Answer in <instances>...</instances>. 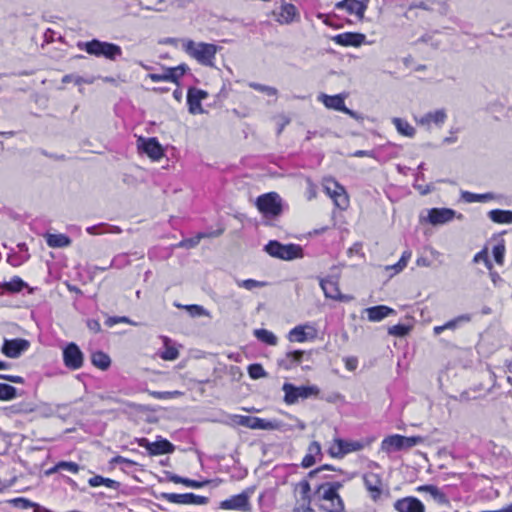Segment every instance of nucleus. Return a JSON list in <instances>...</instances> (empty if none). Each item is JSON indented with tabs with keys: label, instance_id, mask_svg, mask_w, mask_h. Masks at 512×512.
I'll return each instance as SVG.
<instances>
[{
	"label": "nucleus",
	"instance_id": "obj_48",
	"mask_svg": "<svg viewBox=\"0 0 512 512\" xmlns=\"http://www.w3.org/2000/svg\"><path fill=\"white\" fill-rule=\"evenodd\" d=\"M249 87H251L257 91H260V92L266 94L267 96H276V94H277L276 88L271 87V86L262 85L259 83H255V82H250Z\"/></svg>",
	"mask_w": 512,
	"mask_h": 512
},
{
	"label": "nucleus",
	"instance_id": "obj_42",
	"mask_svg": "<svg viewBox=\"0 0 512 512\" xmlns=\"http://www.w3.org/2000/svg\"><path fill=\"white\" fill-rule=\"evenodd\" d=\"M171 481L174 483H177V484H179V483L183 484V485H185L187 487H191V488H201L206 484V482H199V481L191 480L188 478H183V477H180L177 475L172 476Z\"/></svg>",
	"mask_w": 512,
	"mask_h": 512
},
{
	"label": "nucleus",
	"instance_id": "obj_40",
	"mask_svg": "<svg viewBox=\"0 0 512 512\" xmlns=\"http://www.w3.org/2000/svg\"><path fill=\"white\" fill-rule=\"evenodd\" d=\"M149 78L153 82H160V81L176 82L177 81V75L175 74V70H169V69L164 74H149Z\"/></svg>",
	"mask_w": 512,
	"mask_h": 512
},
{
	"label": "nucleus",
	"instance_id": "obj_47",
	"mask_svg": "<svg viewBox=\"0 0 512 512\" xmlns=\"http://www.w3.org/2000/svg\"><path fill=\"white\" fill-rule=\"evenodd\" d=\"M464 198L467 202H485V201H488L490 199H493V195L492 194H473V193H469V192H466L464 193Z\"/></svg>",
	"mask_w": 512,
	"mask_h": 512
},
{
	"label": "nucleus",
	"instance_id": "obj_59",
	"mask_svg": "<svg viewBox=\"0 0 512 512\" xmlns=\"http://www.w3.org/2000/svg\"><path fill=\"white\" fill-rule=\"evenodd\" d=\"M416 264L420 267H429L431 265L430 261L425 257H419L416 260Z\"/></svg>",
	"mask_w": 512,
	"mask_h": 512
},
{
	"label": "nucleus",
	"instance_id": "obj_31",
	"mask_svg": "<svg viewBox=\"0 0 512 512\" xmlns=\"http://www.w3.org/2000/svg\"><path fill=\"white\" fill-rule=\"evenodd\" d=\"M488 217L491 221L498 224H512V211L510 210H491L488 213Z\"/></svg>",
	"mask_w": 512,
	"mask_h": 512
},
{
	"label": "nucleus",
	"instance_id": "obj_51",
	"mask_svg": "<svg viewBox=\"0 0 512 512\" xmlns=\"http://www.w3.org/2000/svg\"><path fill=\"white\" fill-rule=\"evenodd\" d=\"M248 373L252 379H260L265 376V371L260 364H252L248 367Z\"/></svg>",
	"mask_w": 512,
	"mask_h": 512
},
{
	"label": "nucleus",
	"instance_id": "obj_38",
	"mask_svg": "<svg viewBox=\"0 0 512 512\" xmlns=\"http://www.w3.org/2000/svg\"><path fill=\"white\" fill-rule=\"evenodd\" d=\"M88 483L91 487H99V486L104 485L108 488H115V486L117 484L116 481L109 479V478H104L99 475H96V476L90 478Z\"/></svg>",
	"mask_w": 512,
	"mask_h": 512
},
{
	"label": "nucleus",
	"instance_id": "obj_32",
	"mask_svg": "<svg viewBox=\"0 0 512 512\" xmlns=\"http://www.w3.org/2000/svg\"><path fill=\"white\" fill-rule=\"evenodd\" d=\"M392 122L399 134L409 138L414 137L416 130L406 120L395 117L392 119Z\"/></svg>",
	"mask_w": 512,
	"mask_h": 512
},
{
	"label": "nucleus",
	"instance_id": "obj_37",
	"mask_svg": "<svg viewBox=\"0 0 512 512\" xmlns=\"http://www.w3.org/2000/svg\"><path fill=\"white\" fill-rule=\"evenodd\" d=\"M26 284L24 281L19 277H14L9 282H5L1 285V288L6 291L10 292H19L21 291Z\"/></svg>",
	"mask_w": 512,
	"mask_h": 512
},
{
	"label": "nucleus",
	"instance_id": "obj_33",
	"mask_svg": "<svg viewBox=\"0 0 512 512\" xmlns=\"http://www.w3.org/2000/svg\"><path fill=\"white\" fill-rule=\"evenodd\" d=\"M340 447H342L343 457L352 452L361 451L364 443L358 440H344L340 438Z\"/></svg>",
	"mask_w": 512,
	"mask_h": 512
},
{
	"label": "nucleus",
	"instance_id": "obj_61",
	"mask_svg": "<svg viewBox=\"0 0 512 512\" xmlns=\"http://www.w3.org/2000/svg\"><path fill=\"white\" fill-rule=\"evenodd\" d=\"M169 70H175V74L177 75V79H178L179 77H181L185 73L186 66L180 65L178 67L169 68Z\"/></svg>",
	"mask_w": 512,
	"mask_h": 512
},
{
	"label": "nucleus",
	"instance_id": "obj_21",
	"mask_svg": "<svg viewBox=\"0 0 512 512\" xmlns=\"http://www.w3.org/2000/svg\"><path fill=\"white\" fill-rule=\"evenodd\" d=\"M320 286L327 298L345 302L350 301L352 299V297L340 293L338 283L335 280L322 279L320 281Z\"/></svg>",
	"mask_w": 512,
	"mask_h": 512
},
{
	"label": "nucleus",
	"instance_id": "obj_5",
	"mask_svg": "<svg viewBox=\"0 0 512 512\" xmlns=\"http://www.w3.org/2000/svg\"><path fill=\"white\" fill-rule=\"evenodd\" d=\"M423 442L421 436L406 437L399 434L390 435L381 442V451L390 454L394 451L407 450Z\"/></svg>",
	"mask_w": 512,
	"mask_h": 512
},
{
	"label": "nucleus",
	"instance_id": "obj_6",
	"mask_svg": "<svg viewBox=\"0 0 512 512\" xmlns=\"http://www.w3.org/2000/svg\"><path fill=\"white\" fill-rule=\"evenodd\" d=\"M265 251L272 257L282 260L302 258V248L296 244L283 245L278 241H270L265 246Z\"/></svg>",
	"mask_w": 512,
	"mask_h": 512
},
{
	"label": "nucleus",
	"instance_id": "obj_7",
	"mask_svg": "<svg viewBox=\"0 0 512 512\" xmlns=\"http://www.w3.org/2000/svg\"><path fill=\"white\" fill-rule=\"evenodd\" d=\"M256 207L265 217H277L282 212V199L276 192H269L257 198Z\"/></svg>",
	"mask_w": 512,
	"mask_h": 512
},
{
	"label": "nucleus",
	"instance_id": "obj_1",
	"mask_svg": "<svg viewBox=\"0 0 512 512\" xmlns=\"http://www.w3.org/2000/svg\"><path fill=\"white\" fill-rule=\"evenodd\" d=\"M183 50L203 66L213 67L219 47L212 43L194 42L190 39L182 41Z\"/></svg>",
	"mask_w": 512,
	"mask_h": 512
},
{
	"label": "nucleus",
	"instance_id": "obj_27",
	"mask_svg": "<svg viewBox=\"0 0 512 512\" xmlns=\"http://www.w3.org/2000/svg\"><path fill=\"white\" fill-rule=\"evenodd\" d=\"M418 492H425L430 495V497L437 502L438 504L444 506H450V501L448 498L442 493V491L434 485H422L417 487Z\"/></svg>",
	"mask_w": 512,
	"mask_h": 512
},
{
	"label": "nucleus",
	"instance_id": "obj_39",
	"mask_svg": "<svg viewBox=\"0 0 512 512\" xmlns=\"http://www.w3.org/2000/svg\"><path fill=\"white\" fill-rule=\"evenodd\" d=\"M505 252H506V248H505V243H504V240H500L494 247H493V250H492V253H493V257L495 259V262L498 264V265H503L504 263V257H505Z\"/></svg>",
	"mask_w": 512,
	"mask_h": 512
},
{
	"label": "nucleus",
	"instance_id": "obj_13",
	"mask_svg": "<svg viewBox=\"0 0 512 512\" xmlns=\"http://www.w3.org/2000/svg\"><path fill=\"white\" fill-rule=\"evenodd\" d=\"M316 336V329L312 325L305 324L294 327L289 332L288 339L290 342L303 343L315 339Z\"/></svg>",
	"mask_w": 512,
	"mask_h": 512
},
{
	"label": "nucleus",
	"instance_id": "obj_53",
	"mask_svg": "<svg viewBox=\"0 0 512 512\" xmlns=\"http://www.w3.org/2000/svg\"><path fill=\"white\" fill-rule=\"evenodd\" d=\"M409 332V327L405 325H394L391 328H389V334L395 335V336H405Z\"/></svg>",
	"mask_w": 512,
	"mask_h": 512
},
{
	"label": "nucleus",
	"instance_id": "obj_35",
	"mask_svg": "<svg viewBox=\"0 0 512 512\" xmlns=\"http://www.w3.org/2000/svg\"><path fill=\"white\" fill-rule=\"evenodd\" d=\"M83 354H63L64 364L70 369H78L83 364Z\"/></svg>",
	"mask_w": 512,
	"mask_h": 512
},
{
	"label": "nucleus",
	"instance_id": "obj_15",
	"mask_svg": "<svg viewBox=\"0 0 512 512\" xmlns=\"http://www.w3.org/2000/svg\"><path fill=\"white\" fill-rule=\"evenodd\" d=\"M447 119V113L445 109H438L426 113L421 117H414L415 122L426 128H430L432 124L440 127L444 124Z\"/></svg>",
	"mask_w": 512,
	"mask_h": 512
},
{
	"label": "nucleus",
	"instance_id": "obj_16",
	"mask_svg": "<svg viewBox=\"0 0 512 512\" xmlns=\"http://www.w3.org/2000/svg\"><path fill=\"white\" fill-rule=\"evenodd\" d=\"M140 446L144 447L151 455H163L172 453L174 451L173 444L165 439H161L155 442L142 439Z\"/></svg>",
	"mask_w": 512,
	"mask_h": 512
},
{
	"label": "nucleus",
	"instance_id": "obj_55",
	"mask_svg": "<svg viewBox=\"0 0 512 512\" xmlns=\"http://www.w3.org/2000/svg\"><path fill=\"white\" fill-rule=\"evenodd\" d=\"M341 360L345 363V367L348 371H354L358 366V360L355 356H346Z\"/></svg>",
	"mask_w": 512,
	"mask_h": 512
},
{
	"label": "nucleus",
	"instance_id": "obj_22",
	"mask_svg": "<svg viewBox=\"0 0 512 512\" xmlns=\"http://www.w3.org/2000/svg\"><path fill=\"white\" fill-rule=\"evenodd\" d=\"M455 216V211L449 208H432L428 211V221L432 225H442L450 222Z\"/></svg>",
	"mask_w": 512,
	"mask_h": 512
},
{
	"label": "nucleus",
	"instance_id": "obj_18",
	"mask_svg": "<svg viewBox=\"0 0 512 512\" xmlns=\"http://www.w3.org/2000/svg\"><path fill=\"white\" fill-rule=\"evenodd\" d=\"M138 147L152 159L159 160L163 156V149L160 143L155 138H139Z\"/></svg>",
	"mask_w": 512,
	"mask_h": 512
},
{
	"label": "nucleus",
	"instance_id": "obj_12",
	"mask_svg": "<svg viewBox=\"0 0 512 512\" xmlns=\"http://www.w3.org/2000/svg\"><path fill=\"white\" fill-rule=\"evenodd\" d=\"M162 498L166 501L174 504H184V505H203L208 502V499L204 496L195 495L193 493H184V494H176V493H164Z\"/></svg>",
	"mask_w": 512,
	"mask_h": 512
},
{
	"label": "nucleus",
	"instance_id": "obj_56",
	"mask_svg": "<svg viewBox=\"0 0 512 512\" xmlns=\"http://www.w3.org/2000/svg\"><path fill=\"white\" fill-rule=\"evenodd\" d=\"M307 193L308 199L311 200L316 197V186L312 183L310 179H307Z\"/></svg>",
	"mask_w": 512,
	"mask_h": 512
},
{
	"label": "nucleus",
	"instance_id": "obj_63",
	"mask_svg": "<svg viewBox=\"0 0 512 512\" xmlns=\"http://www.w3.org/2000/svg\"><path fill=\"white\" fill-rule=\"evenodd\" d=\"M119 321H121V322H127V321H128V319H127L126 317H121V318H110V319L107 321V323H108L110 326H112V325H114L115 323H117V322H119Z\"/></svg>",
	"mask_w": 512,
	"mask_h": 512
},
{
	"label": "nucleus",
	"instance_id": "obj_23",
	"mask_svg": "<svg viewBox=\"0 0 512 512\" xmlns=\"http://www.w3.org/2000/svg\"><path fill=\"white\" fill-rule=\"evenodd\" d=\"M364 313L367 314V318L369 321L379 322L387 318L388 316L395 314V310L385 305H379L366 308L364 310Z\"/></svg>",
	"mask_w": 512,
	"mask_h": 512
},
{
	"label": "nucleus",
	"instance_id": "obj_34",
	"mask_svg": "<svg viewBox=\"0 0 512 512\" xmlns=\"http://www.w3.org/2000/svg\"><path fill=\"white\" fill-rule=\"evenodd\" d=\"M255 337L263 343L271 346H275L278 342V338L274 333L266 329H256L254 331Z\"/></svg>",
	"mask_w": 512,
	"mask_h": 512
},
{
	"label": "nucleus",
	"instance_id": "obj_20",
	"mask_svg": "<svg viewBox=\"0 0 512 512\" xmlns=\"http://www.w3.org/2000/svg\"><path fill=\"white\" fill-rule=\"evenodd\" d=\"M394 508L398 512H425L423 503L415 497H404L394 503Z\"/></svg>",
	"mask_w": 512,
	"mask_h": 512
},
{
	"label": "nucleus",
	"instance_id": "obj_36",
	"mask_svg": "<svg viewBox=\"0 0 512 512\" xmlns=\"http://www.w3.org/2000/svg\"><path fill=\"white\" fill-rule=\"evenodd\" d=\"M91 362L95 367L106 370L111 364V359L108 354H91Z\"/></svg>",
	"mask_w": 512,
	"mask_h": 512
},
{
	"label": "nucleus",
	"instance_id": "obj_60",
	"mask_svg": "<svg viewBox=\"0 0 512 512\" xmlns=\"http://www.w3.org/2000/svg\"><path fill=\"white\" fill-rule=\"evenodd\" d=\"M163 361H175L178 354H158Z\"/></svg>",
	"mask_w": 512,
	"mask_h": 512
},
{
	"label": "nucleus",
	"instance_id": "obj_17",
	"mask_svg": "<svg viewBox=\"0 0 512 512\" xmlns=\"http://www.w3.org/2000/svg\"><path fill=\"white\" fill-rule=\"evenodd\" d=\"M332 40L341 46L359 47L365 43L366 36L362 33L345 32L333 36Z\"/></svg>",
	"mask_w": 512,
	"mask_h": 512
},
{
	"label": "nucleus",
	"instance_id": "obj_2",
	"mask_svg": "<svg viewBox=\"0 0 512 512\" xmlns=\"http://www.w3.org/2000/svg\"><path fill=\"white\" fill-rule=\"evenodd\" d=\"M343 487L340 482H327L319 485L317 493L321 500V509L326 512H344L345 505L339 495Z\"/></svg>",
	"mask_w": 512,
	"mask_h": 512
},
{
	"label": "nucleus",
	"instance_id": "obj_52",
	"mask_svg": "<svg viewBox=\"0 0 512 512\" xmlns=\"http://www.w3.org/2000/svg\"><path fill=\"white\" fill-rule=\"evenodd\" d=\"M58 468L65 470L72 474H76L80 470V466L75 462L61 461L58 463Z\"/></svg>",
	"mask_w": 512,
	"mask_h": 512
},
{
	"label": "nucleus",
	"instance_id": "obj_29",
	"mask_svg": "<svg viewBox=\"0 0 512 512\" xmlns=\"http://www.w3.org/2000/svg\"><path fill=\"white\" fill-rule=\"evenodd\" d=\"M29 348V341L18 338L13 340H5L1 352H23Z\"/></svg>",
	"mask_w": 512,
	"mask_h": 512
},
{
	"label": "nucleus",
	"instance_id": "obj_8",
	"mask_svg": "<svg viewBox=\"0 0 512 512\" xmlns=\"http://www.w3.org/2000/svg\"><path fill=\"white\" fill-rule=\"evenodd\" d=\"M283 391L285 393L284 401L291 405L295 404L299 399H306L310 396H317L319 394V388L317 386H294L290 383L283 385Z\"/></svg>",
	"mask_w": 512,
	"mask_h": 512
},
{
	"label": "nucleus",
	"instance_id": "obj_14",
	"mask_svg": "<svg viewBox=\"0 0 512 512\" xmlns=\"http://www.w3.org/2000/svg\"><path fill=\"white\" fill-rule=\"evenodd\" d=\"M369 0H342L336 3L337 9H345L349 14H354L358 19L364 18Z\"/></svg>",
	"mask_w": 512,
	"mask_h": 512
},
{
	"label": "nucleus",
	"instance_id": "obj_43",
	"mask_svg": "<svg viewBox=\"0 0 512 512\" xmlns=\"http://www.w3.org/2000/svg\"><path fill=\"white\" fill-rule=\"evenodd\" d=\"M16 392L15 387L0 383V400H11L16 397Z\"/></svg>",
	"mask_w": 512,
	"mask_h": 512
},
{
	"label": "nucleus",
	"instance_id": "obj_57",
	"mask_svg": "<svg viewBox=\"0 0 512 512\" xmlns=\"http://www.w3.org/2000/svg\"><path fill=\"white\" fill-rule=\"evenodd\" d=\"M489 276L494 286H498L503 281L501 276L496 271H491V273H489Z\"/></svg>",
	"mask_w": 512,
	"mask_h": 512
},
{
	"label": "nucleus",
	"instance_id": "obj_62",
	"mask_svg": "<svg viewBox=\"0 0 512 512\" xmlns=\"http://www.w3.org/2000/svg\"><path fill=\"white\" fill-rule=\"evenodd\" d=\"M345 114L349 115L350 117L356 119V120H360L362 119V117L360 115H358L356 112L350 110L349 108H345L344 111H343Z\"/></svg>",
	"mask_w": 512,
	"mask_h": 512
},
{
	"label": "nucleus",
	"instance_id": "obj_50",
	"mask_svg": "<svg viewBox=\"0 0 512 512\" xmlns=\"http://www.w3.org/2000/svg\"><path fill=\"white\" fill-rule=\"evenodd\" d=\"M237 285L239 287H243L247 290H253L255 288L263 287L265 285V283L254 280V279H247V280L237 281Z\"/></svg>",
	"mask_w": 512,
	"mask_h": 512
},
{
	"label": "nucleus",
	"instance_id": "obj_41",
	"mask_svg": "<svg viewBox=\"0 0 512 512\" xmlns=\"http://www.w3.org/2000/svg\"><path fill=\"white\" fill-rule=\"evenodd\" d=\"M411 258V252L410 251H404L400 260L395 264V265H392V266H387L386 267V270H394L395 273H399L401 272L408 264V261L410 260Z\"/></svg>",
	"mask_w": 512,
	"mask_h": 512
},
{
	"label": "nucleus",
	"instance_id": "obj_26",
	"mask_svg": "<svg viewBox=\"0 0 512 512\" xmlns=\"http://www.w3.org/2000/svg\"><path fill=\"white\" fill-rule=\"evenodd\" d=\"M321 457V446L317 441H313L310 443L307 449V453L302 460V466L305 468H309L313 466L317 459Z\"/></svg>",
	"mask_w": 512,
	"mask_h": 512
},
{
	"label": "nucleus",
	"instance_id": "obj_64",
	"mask_svg": "<svg viewBox=\"0 0 512 512\" xmlns=\"http://www.w3.org/2000/svg\"><path fill=\"white\" fill-rule=\"evenodd\" d=\"M482 512H512V503L499 509V510H494V511H482Z\"/></svg>",
	"mask_w": 512,
	"mask_h": 512
},
{
	"label": "nucleus",
	"instance_id": "obj_11",
	"mask_svg": "<svg viewBox=\"0 0 512 512\" xmlns=\"http://www.w3.org/2000/svg\"><path fill=\"white\" fill-rule=\"evenodd\" d=\"M326 193L334 200L335 205L344 210L349 205V198L345 189L333 179H325L323 183Z\"/></svg>",
	"mask_w": 512,
	"mask_h": 512
},
{
	"label": "nucleus",
	"instance_id": "obj_25",
	"mask_svg": "<svg viewBox=\"0 0 512 512\" xmlns=\"http://www.w3.org/2000/svg\"><path fill=\"white\" fill-rule=\"evenodd\" d=\"M471 321V316L469 314L460 315L452 320H449L445 324L441 326H435L433 328V333L435 336L440 335L442 332L446 330L454 331L459 328L461 325L468 323Z\"/></svg>",
	"mask_w": 512,
	"mask_h": 512
},
{
	"label": "nucleus",
	"instance_id": "obj_49",
	"mask_svg": "<svg viewBox=\"0 0 512 512\" xmlns=\"http://www.w3.org/2000/svg\"><path fill=\"white\" fill-rule=\"evenodd\" d=\"M310 490H311L310 484L306 480L300 481L296 485V492L301 496V498L303 500H308L309 499Z\"/></svg>",
	"mask_w": 512,
	"mask_h": 512
},
{
	"label": "nucleus",
	"instance_id": "obj_58",
	"mask_svg": "<svg viewBox=\"0 0 512 512\" xmlns=\"http://www.w3.org/2000/svg\"><path fill=\"white\" fill-rule=\"evenodd\" d=\"M488 258V254H487V251L486 250H482L480 252H478L475 256H474V259L473 261L475 263H478V262H484L486 261V259Z\"/></svg>",
	"mask_w": 512,
	"mask_h": 512
},
{
	"label": "nucleus",
	"instance_id": "obj_54",
	"mask_svg": "<svg viewBox=\"0 0 512 512\" xmlns=\"http://www.w3.org/2000/svg\"><path fill=\"white\" fill-rule=\"evenodd\" d=\"M186 309L192 316H209V312L199 305H189Z\"/></svg>",
	"mask_w": 512,
	"mask_h": 512
},
{
	"label": "nucleus",
	"instance_id": "obj_44",
	"mask_svg": "<svg viewBox=\"0 0 512 512\" xmlns=\"http://www.w3.org/2000/svg\"><path fill=\"white\" fill-rule=\"evenodd\" d=\"M11 503L14 506L22 508V509H28V508L33 507V508H35V512H40V510H39L40 506L38 504L33 503L30 500L23 498V497L13 499V500H11Z\"/></svg>",
	"mask_w": 512,
	"mask_h": 512
},
{
	"label": "nucleus",
	"instance_id": "obj_30",
	"mask_svg": "<svg viewBox=\"0 0 512 512\" xmlns=\"http://www.w3.org/2000/svg\"><path fill=\"white\" fill-rule=\"evenodd\" d=\"M45 238L51 248H64L71 244V239L64 234H46Z\"/></svg>",
	"mask_w": 512,
	"mask_h": 512
},
{
	"label": "nucleus",
	"instance_id": "obj_24",
	"mask_svg": "<svg viewBox=\"0 0 512 512\" xmlns=\"http://www.w3.org/2000/svg\"><path fill=\"white\" fill-rule=\"evenodd\" d=\"M274 15L278 23L290 24L298 17V12L293 4L286 3L283 4L279 12L274 13Z\"/></svg>",
	"mask_w": 512,
	"mask_h": 512
},
{
	"label": "nucleus",
	"instance_id": "obj_28",
	"mask_svg": "<svg viewBox=\"0 0 512 512\" xmlns=\"http://www.w3.org/2000/svg\"><path fill=\"white\" fill-rule=\"evenodd\" d=\"M319 101H321L328 109H333L337 111L343 112L346 108L344 103V97L341 95L329 96L326 94H321L318 97Z\"/></svg>",
	"mask_w": 512,
	"mask_h": 512
},
{
	"label": "nucleus",
	"instance_id": "obj_4",
	"mask_svg": "<svg viewBox=\"0 0 512 512\" xmlns=\"http://www.w3.org/2000/svg\"><path fill=\"white\" fill-rule=\"evenodd\" d=\"M81 49H84L88 54L96 56V57H105L109 60H115L117 57L121 56L122 49L120 46L103 42L97 39H93L91 41L82 43L78 45Z\"/></svg>",
	"mask_w": 512,
	"mask_h": 512
},
{
	"label": "nucleus",
	"instance_id": "obj_3",
	"mask_svg": "<svg viewBox=\"0 0 512 512\" xmlns=\"http://www.w3.org/2000/svg\"><path fill=\"white\" fill-rule=\"evenodd\" d=\"M225 424L231 427L243 426L253 430H277L280 428V422L277 420H267L254 416H245L231 414L226 417Z\"/></svg>",
	"mask_w": 512,
	"mask_h": 512
},
{
	"label": "nucleus",
	"instance_id": "obj_19",
	"mask_svg": "<svg viewBox=\"0 0 512 512\" xmlns=\"http://www.w3.org/2000/svg\"><path fill=\"white\" fill-rule=\"evenodd\" d=\"M208 97L206 91L200 89H190L187 94V103L191 114H201L204 112L201 101Z\"/></svg>",
	"mask_w": 512,
	"mask_h": 512
},
{
	"label": "nucleus",
	"instance_id": "obj_45",
	"mask_svg": "<svg viewBox=\"0 0 512 512\" xmlns=\"http://www.w3.org/2000/svg\"><path fill=\"white\" fill-rule=\"evenodd\" d=\"M150 395L155 399H173L177 398L183 395L182 392L175 390V391H152L150 392Z\"/></svg>",
	"mask_w": 512,
	"mask_h": 512
},
{
	"label": "nucleus",
	"instance_id": "obj_10",
	"mask_svg": "<svg viewBox=\"0 0 512 512\" xmlns=\"http://www.w3.org/2000/svg\"><path fill=\"white\" fill-rule=\"evenodd\" d=\"M253 493L252 489H247L240 494L234 495L220 503V508L223 510H235L241 512H248L251 510L250 498Z\"/></svg>",
	"mask_w": 512,
	"mask_h": 512
},
{
	"label": "nucleus",
	"instance_id": "obj_46",
	"mask_svg": "<svg viewBox=\"0 0 512 512\" xmlns=\"http://www.w3.org/2000/svg\"><path fill=\"white\" fill-rule=\"evenodd\" d=\"M328 453L332 458H343L342 447H340V438H335L329 445Z\"/></svg>",
	"mask_w": 512,
	"mask_h": 512
},
{
	"label": "nucleus",
	"instance_id": "obj_9",
	"mask_svg": "<svg viewBox=\"0 0 512 512\" xmlns=\"http://www.w3.org/2000/svg\"><path fill=\"white\" fill-rule=\"evenodd\" d=\"M362 480L371 500L377 502L384 490L382 475L373 471H367L363 473Z\"/></svg>",
	"mask_w": 512,
	"mask_h": 512
}]
</instances>
